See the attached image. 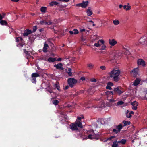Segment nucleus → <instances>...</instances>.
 <instances>
[{
    "label": "nucleus",
    "mask_w": 147,
    "mask_h": 147,
    "mask_svg": "<svg viewBox=\"0 0 147 147\" xmlns=\"http://www.w3.org/2000/svg\"><path fill=\"white\" fill-rule=\"evenodd\" d=\"M120 74V70L119 69H113L108 74L109 78H112L113 81L117 82L120 79L119 75Z\"/></svg>",
    "instance_id": "1"
},
{
    "label": "nucleus",
    "mask_w": 147,
    "mask_h": 147,
    "mask_svg": "<svg viewBox=\"0 0 147 147\" xmlns=\"http://www.w3.org/2000/svg\"><path fill=\"white\" fill-rule=\"evenodd\" d=\"M131 105L132 106V109L134 110H136L137 109V106L138 105V103L136 101H135L131 103Z\"/></svg>",
    "instance_id": "7"
},
{
    "label": "nucleus",
    "mask_w": 147,
    "mask_h": 147,
    "mask_svg": "<svg viewBox=\"0 0 147 147\" xmlns=\"http://www.w3.org/2000/svg\"><path fill=\"white\" fill-rule=\"evenodd\" d=\"M86 30L85 29H80V31L81 32H84Z\"/></svg>",
    "instance_id": "59"
},
{
    "label": "nucleus",
    "mask_w": 147,
    "mask_h": 147,
    "mask_svg": "<svg viewBox=\"0 0 147 147\" xmlns=\"http://www.w3.org/2000/svg\"><path fill=\"white\" fill-rule=\"evenodd\" d=\"M11 1L13 2H18L19 1V0H11Z\"/></svg>",
    "instance_id": "61"
},
{
    "label": "nucleus",
    "mask_w": 147,
    "mask_h": 147,
    "mask_svg": "<svg viewBox=\"0 0 147 147\" xmlns=\"http://www.w3.org/2000/svg\"><path fill=\"white\" fill-rule=\"evenodd\" d=\"M140 80L139 79H136L134 82L133 85L134 86H137L140 83Z\"/></svg>",
    "instance_id": "18"
},
{
    "label": "nucleus",
    "mask_w": 147,
    "mask_h": 147,
    "mask_svg": "<svg viewBox=\"0 0 147 147\" xmlns=\"http://www.w3.org/2000/svg\"><path fill=\"white\" fill-rule=\"evenodd\" d=\"M126 140L123 139L121 140V143L123 145H124L125 144L126 142Z\"/></svg>",
    "instance_id": "34"
},
{
    "label": "nucleus",
    "mask_w": 147,
    "mask_h": 147,
    "mask_svg": "<svg viewBox=\"0 0 147 147\" xmlns=\"http://www.w3.org/2000/svg\"><path fill=\"white\" fill-rule=\"evenodd\" d=\"M59 101L57 100H54L52 101L53 103L55 105H57L59 103Z\"/></svg>",
    "instance_id": "35"
},
{
    "label": "nucleus",
    "mask_w": 147,
    "mask_h": 147,
    "mask_svg": "<svg viewBox=\"0 0 147 147\" xmlns=\"http://www.w3.org/2000/svg\"><path fill=\"white\" fill-rule=\"evenodd\" d=\"M115 136H111L108 139L109 140H111L113 138H115Z\"/></svg>",
    "instance_id": "54"
},
{
    "label": "nucleus",
    "mask_w": 147,
    "mask_h": 147,
    "mask_svg": "<svg viewBox=\"0 0 147 147\" xmlns=\"http://www.w3.org/2000/svg\"><path fill=\"white\" fill-rule=\"evenodd\" d=\"M124 92V91L121 87H118L117 88H114L113 91H112V94L113 95V92L118 94L119 95Z\"/></svg>",
    "instance_id": "6"
},
{
    "label": "nucleus",
    "mask_w": 147,
    "mask_h": 147,
    "mask_svg": "<svg viewBox=\"0 0 147 147\" xmlns=\"http://www.w3.org/2000/svg\"><path fill=\"white\" fill-rule=\"evenodd\" d=\"M113 22L114 25H117L119 24V22L118 20H115L113 21Z\"/></svg>",
    "instance_id": "32"
},
{
    "label": "nucleus",
    "mask_w": 147,
    "mask_h": 147,
    "mask_svg": "<svg viewBox=\"0 0 147 147\" xmlns=\"http://www.w3.org/2000/svg\"><path fill=\"white\" fill-rule=\"evenodd\" d=\"M47 91L50 93H51L53 92L51 90H48Z\"/></svg>",
    "instance_id": "63"
},
{
    "label": "nucleus",
    "mask_w": 147,
    "mask_h": 147,
    "mask_svg": "<svg viewBox=\"0 0 147 147\" xmlns=\"http://www.w3.org/2000/svg\"><path fill=\"white\" fill-rule=\"evenodd\" d=\"M56 61L55 58L49 57L47 59V61L49 62H53Z\"/></svg>",
    "instance_id": "20"
},
{
    "label": "nucleus",
    "mask_w": 147,
    "mask_h": 147,
    "mask_svg": "<svg viewBox=\"0 0 147 147\" xmlns=\"http://www.w3.org/2000/svg\"><path fill=\"white\" fill-rule=\"evenodd\" d=\"M87 67L89 69H92L94 67V65L91 63L87 65Z\"/></svg>",
    "instance_id": "26"
},
{
    "label": "nucleus",
    "mask_w": 147,
    "mask_h": 147,
    "mask_svg": "<svg viewBox=\"0 0 147 147\" xmlns=\"http://www.w3.org/2000/svg\"><path fill=\"white\" fill-rule=\"evenodd\" d=\"M124 104V102L122 101H118L117 103V105H123Z\"/></svg>",
    "instance_id": "38"
},
{
    "label": "nucleus",
    "mask_w": 147,
    "mask_h": 147,
    "mask_svg": "<svg viewBox=\"0 0 147 147\" xmlns=\"http://www.w3.org/2000/svg\"><path fill=\"white\" fill-rule=\"evenodd\" d=\"M116 100L114 99H110L109 100V102L111 104L114 103Z\"/></svg>",
    "instance_id": "36"
},
{
    "label": "nucleus",
    "mask_w": 147,
    "mask_h": 147,
    "mask_svg": "<svg viewBox=\"0 0 147 147\" xmlns=\"http://www.w3.org/2000/svg\"><path fill=\"white\" fill-rule=\"evenodd\" d=\"M49 47L48 44H47L46 42H45L44 44V45L43 50V52L45 53L47 52V49Z\"/></svg>",
    "instance_id": "14"
},
{
    "label": "nucleus",
    "mask_w": 147,
    "mask_h": 147,
    "mask_svg": "<svg viewBox=\"0 0 147 147\" xmlns=\"http://www.w3.org/2000/svg\"><path fill=\"white\" fill-rule=\"evenodd\" d=\"M86 13L88 15L90 16L92 15L93 14L92 11L91 10V8L90 7L88 8V9L86 10Z\"/></svg>",
    "instance_id": "15"
},
{
    "label": "nucleus",
    "mask_w": 147,
    "mask_h": 147,
    "mask_svg": "<svg viewBox=\"0 0 147 147\" xmlns=\"http://www.w3.org/2000/svg\"><path fill=\"white\" fill-rule=\"evenodd\" d=\"M100 42L102 44H104V41L103 40H100L97 43H95L94 44V46L97 47H99L101 45L100 44L99 42Z\"/></svg>",
    "instance_id": "10"
},
{
    "label": "nucleus",
    "mask_w": 147,
    "mask_h": 147,
    "mask_svg": "<svg viewBox=\"0 0 147 147\" xmlns=\"http://www.w3.org/2000/svg\"><path fill=\"white\" fill-rule=\"evenodd\" d=\"M73 31H74V34H76L78 33V30L76 29H74Z\"/></svg>",
    "instance_id": "40"
},
{
    "label": "nucleus",
    "mask_w": 147,
    "mask_h": 147,
    "mask_svg": "<svg viewBox=\"0 0 147 147\" xmlns=\"http://www.w3.org/2000/svg\"><path fill=\"white\" fill-rule=\"evenodd\" d=\"M37 29V26H34L33 27V32H35Z\"/></svg>",
    "instance_id": "43"
},
{
    "label": "nucleus",
    "mask_w": 147,
    "mask_h": 147,
    "mask_svg": "<svg viewBox=\"0 0 147 147\" xmlns=\"http://www.w3.org/2000/svg\"><path fill=\"white\" fill-rule=\"evenodd\" d=\"M58 4V3L56 1H53L50 3V5L53 6L54 5H57Z\"/></svg>",
    "instance_id": "30"
},
{
    "label": "nucleus",
    "mask_w": 147,
    "mask_h": 147,
    "mask_svg": "<svg viewBox=\"0 0 147 147\" xmlns=\"http://www.w3.org/2000/svg\"><path fill=\"white\" fill-rule=\"evenodd\" d=\"M122 123L124 124V125H122L123 127L127 125H129L131 124V122L130 121H126L125 120L123 121Z\"/></svg>",
    "instance_id": "22"
},
{
    "label": "nucleus",
    "mask_w": 147,
    "mask_h": 147,
    "mask_svg": "<svg viewBox=\"0 0 147 147\" xmlns=\"http://www.w3.org/2000/svg\"><path fill=\"white\" fill-rule=\"evenodd\" d=\"M3 18V16L0 14V20H2Z\"/></svg>",
    "instance_id": "60"
},
{
    "label": "nucleus",
    "mask_w": 147,
    "mask_h": 147,
    "mask_svg": "<svg viewBox=\"0 0 147 147\" xmlns=\"http://www.w3.org/2000/svg\"><path fill=\"white\" fill-rule=\"evenodd\" d=\"M46 25H51V24L52 22H51L50 21H49V22H46Z\"/></svg>",
    "instance_id": "51"
},
{
    "label": "nucleus",
    "mask_w": 147,
    "mask_h": 147,
    "mask_svg": "<svg viewBox=\"0 0 147 147\" xmlns=\"http://www.w3.org/2000/svg\"><path fill=\"white\" fill-rule=\"evenodd\" d=\"M62 59L61 58H59L57 59V60H56V61H61Z\"/></svg>",
    "instance_id": "56"
},
{
    "label": "nucleus",
    "mask_w": 147,
    "mask_h": 147,
    "mask_svg": "<svg viewBox=\"0 0 147 147\" xmlns=\"http://www.w3.org/2000/svg\"><path fill=\"white\" fill-rule=\"evenodd\" d=\"M69 0H62L63 2H67L69 1Z\"/></svg>",
    "instance_id": "62"
},
{
    "label": "nucleus",
    "mask_w": 147,
    "mask_h": 147,
    "mask_svg": "<svg viewBox=\"0 0 147 147\" xmlns=\"http://www.w3.org/2000/svg\"><path fill=\"white\" fill-rule=\"evenodd\" d=\"M77 126L80 128H83L81 122L76 120L74 123H72L70 125V129L73 131L78 130Z\"/></svg>",
    "instance_id": "2"
},
{
    "label": "nucleus",
    "mask_w": 147,
    "mask_h": 147,
    "mask_svg": "<svg viewBox=\"0 0 147 147\" xmlns=\"http://www.w3.org/2000/svg\"><path fill=\"white\" fill-rule=\"evenodd\" d=\"M90 81L91 82H96V80L95 78H93L91 79H90Z\"/></svg>",
    "instance_id": "45"
},
{
    "label": "nucleus",
    "mask_w": 147,
    "mask_h": 147,
    "mask_svg": "<svg viewBox=\"0 0 147 147\" xmlns=\"http://www.w3.org/2000/svg\"><path fill=\"white\" fill-rule=\"evenodd\" d=\"M19 41H22L23 40L22 38L21 37H19Z\"/></svg>",
    "instance_id": "58"
},
{
    "label": "nucleus",
    "mask_w": 147,
    "mask_h": 147,
    "mask_svg": "<svg viewBox=\"0 0 147 147\" xmlns=\"http://www.w3.org/2000/svg\"><path fill=\"white\" fill-rule=\"evenodd\" d=\"M75 136L77 138H79L82 137V134L80 132H78L75 134Z\"/></svg>",
    "instance_id": "25"
},
{
    "label": "nucleus",
    "mask_w": 147,
    "mask_h": 147,
    "mask_svg": "<svg viewBox=\"0 0 147 147\" xmlns=\"http://www.w3.org/2000/svg\"><path fill=\"white\" fill-rule=\"evenodd\" d=\"M82 119V117H80L78 116L77 117V120L78 121H80L81 122V119Z\"/></svg>",
    "instance_id": "49"
},
{
    "label": "nucleus",
    "mask_w": 147,
    "mask_h": 147,
    "mask_svg": "<svg viewBox=\"0 0 147 147\" xmlns=\"http://www.w3.org/2000/svg\"><path fill=\"white\" fill-rule=\"evenodd\" d=\"M137 64L138 65H141L143 67L145 66V62L142 59H139L137 61Z\"/></svg>",
    "instance_id": "8"
},
{
    "label": "nucleus",
    "mask_w": 147,
    "mask_h": 147,
    "mask_svg": "<svg viewBox=\"0 0 147 147\" xmlns=\"http://www.w3.org/2000/svg\"><path fill=\"white\" fill-rule=\"evenodd\" d=\"M138 68H135L131 71V73L133 74L134 76L136 77L138 74Z\"/></svg>",
    "instance_id": "11"
},
{
    "label": "nucleus",
    "mask_w": 147,
    "mask_h": 147,
    "mask_svg": "<svg viewBox=\"0 0 147 147\" xmlns=\"http://www.w3.org/2000/svg\"><path fill=\"white\" fill-rule=\"evenodd\" d=\"M123 126L121 123L118 126L115 127V128L113 129L112 131L115 134H117L120 132L121 130L122 129Z\"/></svg>",
    "instance_id": "5"
},
{
    "label": "nucleus",
    "mask_w": 147,
    "mask_h": 147,
    "mask_svg": "<svg viewBox=\"0 0 147 147\" xmlns=\"http://www.w3.org/2000/svg\"><path fill=\"white\" fill-rule=\"evenodd\" d=\"M88 133H91V134H89L88 136V138L90 139H95L98 140L99 138L98 135L95 134L94 131L93 130H91L88 132Z\"/></svg>",
    "instance_id": "3"
},
{
    "label": "nucleus",
    "mask_w": 147,
    "mask_h": 147,
    "mask_svg": "<svg viewBox=\"0 0 147 147\" xmlns=\"http://www.w3.org/2000/svg\"><path fill=\"white\" fill-rule=\"evenodd\" d=\"M123 7L124 9H125L127 11L130 10L131 8V6H128L126 5H124Z\"/></svg>",
    "instance_id": "24"
},
{
    "label": "nucleus",
    "mask_w": 147,
    "mask_h": 147,
    "mask_svg": "<svg viewBox=\"0 0 147 147\" xmlns=\"http://www.w3.org/2000/svg\"><path fill=\"white\" fill-rule=\"evenodd\" d=\"M112 147H118V145L117 143V141H115L113 142Z\"/></svg>",
    "instance_id": "29"
},
{
    "label": "nucleus",
    "mask_w": 147,
    "mask_h": 147,
    "mask_svg": "<svg viewBox=\"0 0 147 147\" xmlns=\"http://www.w3.org/2000/svg\"><path fill=\"white\" fill-rule=\"evenodd\" d=\"M76 5L77 7H82V5L81 3H80L78 4H77Z\"/></svg>",
    "instance_id": "48"
},
{
    "label": "nucleus",
    "mask_w": 147,
    "mask_h": 147,
    "mask_svg": "<svg viewBox=\"0 0 147 147\" xmlns=\"http://www.w3.org/2000/svg\"><path fill=\"white\" fill-rule=\"evenodd\" d=\"M0 23L2 25L7 26L8 23L5 20H2L0 21Z\"/></svg>",
    "instance_id": "21"
},
{
    "label": "nucleus",
    "mask_w": 147,
    "mask_h": 147,
    "mask_svg": "<svg viewBox=\"0 0 147 147\" xmlns=\"http://www.w3.org/2000/svg\"><path fill=\"white\" fill-rule=\"evenodd\" d=\"M62 64L60 63L54 65V67H56L57 69H61V70L63 69V68L62 67Z\"/></svg>",
    "instance_id": "13"
},
{
    "label": "nucleus",
    "mask_w": 147,
    "mask_h": 147,
    "mask_svg": "<svg viewBox=\"0 0 147 147\" xmlns=\"http://www.w3.org/2000/svg\"><path fill=\"white\" fill-rule=\"evenodd\" d=\"M47 22L45 21L44 20H42L40 22V23L41 25H46V22Z\"/></svg>",
    "instance_id": "39"
},
{
    "label": "nucleus",
    "mask_w": 147,
    "mask_h": 147,
    "mask_svg": "<svg viewBox=\"0 0 147 147\" xmlns=\"http://www.w3.org/2000/svg\"><path fill=\"white\" fill-rule=\"evenodd\" d=\"M109 43L110 45L113 46L115 45L117 43V42L114 39H109Z\"/></svg>",
    "instance_id": "12"
},
{
    "label": "nucleus",
    "mask_w": 147,
    "mask_h": 147,
    "mask_svg": "<svg viewBox=\"0 0 147 147\" xmlns=\"http://www.w3.org/2000/svg\"><path fill=\"white\" fill-rule=\"evenodd\" d=\"M100 68L102 70H105L106 69V67L105 66H100Z\"/></svg>",
    "instance_id": "44"
},
{
    "label": "nucleus",
    "mask_w": 147,
    "mask_h": 147,
    "mask_svg": "<svg viewBox=\"0 0 147 147\" xmlns=\"http://www.w3.org/2000/svg\"><path fill=\"white\" fill-rule=\"evenodd\" d=\"M31 30L29 29H27L24 31V33L23 34V35L25 37L27 36L28 35L31 34Z\"/></svg>",
    "instance_id": "9"
},
{
    "label": "nucleus",
    "mask_w": 147,
    "mask_h": 147,
    "mask_svg": "<svg viewBox=\"0 0 147 147\" xmlns=\"http://www.w3.org/2000/svg\"><path fill=\"white\" fill-rule=\"evenodd\" d=\"M40 76V75L38 73H33L31 75L32 77H34L35 78L38 77H39Z\"/></svg>",
    "instance_id": "23"
},
{
    "label": "nucleus",
    "mask_w": 147,
    "mask_h": 147,
    "mask_svg": "<svg viewBox=\"0 0 147 147\" xmlns=\"http://www.w3.org/2000/svg\"><path fill=\"white\" fill-rule=\"evenodd\" d=\"M69 32L71 35L74 34V31H69Z\"/></svg>",
    "instance_id": "57"
},
{
    "label": "nucleus",
    "mask_w": 147,
    "mask_h": 147,
    "mask_svg": "<svg viewBox=\"0 0 147 147\" xmlns=\"http://www.w3.org/2000/svg\"><path fill=\"white\" fill-rule=\"evenodd\" d=\"M146 40L144 37L141 38L139 40V43L141 44H143L145 43Z\"/></svg>",
    "instance_id": "19"
},
{
    "label": "nucleus",
    "mask_w": 147,
    "mask_h": 147,
    "mask_svg": "<svg viewBox=\"0 0 147 147\" xmlns=\"http://www.w3.org/2000/svg\"><path fill=\"white\" fill-rule=\"evenodd\" d=\"M69 86H69L68 85L66 86L65 87V88H64V90H66L68 89L69 88Z\"/></svg>",
    "instance_id": "52"
},
{
    "label": "nucleus",
    "mask_w": 147,
    "mask_h": 147,
    "mask_svg": "<svg viewBox=\"0 0 147 147\" xmlns=\"http://www.w3.org/2000/svg\"><path fill=\"white\" fill-rule=\"evenodd\" d=\"M71 69L70 68H69L68 69V71L67 73L68 74V75L69 76H71L72 75V73L71 72Z\"/></svg>",
    "instance_id": "33"
},
{
    "label": "nucleus",
    "mask_w": 147,
    "mask_h": 147,
    "mask_svg": "<svg viewBox=\"0 0 147 147\" xmlns=\"http://www.w3.org/2000/svg\"><path fill=\"white\" fill-rule=\"evenodd\" d=\"M16 41L18 42H19V37L16 38Z\"/></svg>",
    "instance_id": "55"
},
{
    "label": "nucleus",
    "mask_w": 147,
    "mask_h": 147,
    "mask_svg": "<svg viewBox=\"0 0 147 147\" xmlns=\"http://www.w3.org/2000/svg\"><path fill=\"white\" fill-rule=\"evenodd\" d=\"M80 80L82 81H84L85 80V78L84 77H82L80 78Z\"/></svg>",
    "instance_id": "53"
},
{
    "label": "nucleus",
    "mask_w": 147,
    "mask_h": 147,
    "mask_svg": "<svg viewBox=\"0 0 147 147\" xmlns=\"http://www.w3.org/2000/svg\"><path fill=\"white\" fill-rule=\"evenodd\" d=\"M32 78L31 79V81L33 83H35L36 82V78H35L34 77H32Z\"/></svg>",
    "instance_id": "37"
},
{
    "label": "nucleus",
    "mask_w": 147,
    "mask_h": 147,
    "mask_svg": "<svg viewBox=\"0 0 147 147\" xmlns=\"http://www.w3.org/2000/svg\"><path fill=\"white\" fill-rule=\"evenodd\" d=\"M82 5V8H85L88 6V1H83L81 3Z\"/></svg>",
    "instance_id": "16"
},
{
    "label": "nucleus",
    "mask_w": 147,
    "mask_h": 147,
    "mask_svg": "<svg viewBox=\"0 0 147 147\" xmlns=\"http://www.w3.org/2000/svg\"><path fill=\"white\" fill-rule=\"evenodd\" d=\"M106 46L105 45H103L102 46L101 48L100 49L101 50H105L106 48Z\"/></svg>",
    "instance_id": "42"
},
{
    "label": "nucleus",
    "mask_w": 147,
    "mask_h": 147,
    "mask_svg": "<svg viewBox=\"0 0 147 147\" xmlns=\"http://www.w3.org/2000/svg\"><path fill=\"white\" fill-rule=\"evenodd\" d=\"M24 45V44L23 42H22V43H20L18 44L17 45V46L19 47H22Z\"/></svg>",
    "instance_id": "41"
},
{
    "label": "nucleus",
    "mask_w": 147,
    "mask_h": 147,
    "mask_svg": "<svg viewBox=\"0 0 147 147\" xmlns=\"http://www.w3.org/2000/svg\"><path fill=\"white\" fill-rule=\"evenodd\" d=\"M54 87L56 88L59 91H60V87L59 86V83L58 82H57L56 83L54 84Z\"/></svg>",
    "instance_id": "17"
},
{
    "label": "nucleus",
    "mask_w": 147,
    "mask_h": 147,
    "mask_svg": "<svg viewBox=\"0 0 147 147\" xmlns=\"http://www.w3.org/2000/svg\"><path fill=\"white\" fill-rule=\"evenodd\" d=\"M23 51L24 53L28 57L30 56V54L28 53V51L26 50V49H24Z\"/></svg>",
    "instance_id": "31"
},
{
    "label": "nucleus",
    "mask_w": 147,
    "mask_h": 147,
    "mask_svg": "<svg viewBox=\"0 0 147 147\" xmlns=\"http://www.w3.org/2000/svg\"><path fill=\"white\" fill-rule=\"evenodd\" d=\"M123 49H124L123 51L124 52V54L126 55L127 54L129 55V52L127 48H124V47H123Z\"/></svg>",
    "instance_id": "27"
},
{
    "label": "nucleus",
    "mask_w": 147,
    "mask_h": 147,
    "mask_svg": "<svg viewBox=\"0 0 147 147\" xmlns=\"http://www.w3.org/2000/svg\"><path fill=\"white\" fill-rule=\"evenodd\" d=\"M77 80L74 78H69L67 80V82L70 87L73 88L77 83Z\"/></svg>",
    "instance_id": "4"
},
{
    "label": "nucleus",
    "mask_w": 147,
    "mask_h": 147,
    "mask_svg": "<svg viewBox=\"0 0 147 147\" xmlns=\"http://www.w3.org/2000/svg\"><path fill=\"white\" fill-rule=\"evenodd\" d=\"M123 6L122 5L120 4L119 5V8H121L123 7Z\"/></svg>",
    "instance_id": "64"
},
{
    "label": "nucleus",
    "mask_w": 147,
    "mask_h": 147,
    "mask_svg": "<svg viewBox=\"0 0 147 147\" xmlns=\"http://www.w3.org/2000/svg\"><path fill=\"white\" fill-rule=\"evenodd\" d=\"M106 88L107 89H109V90H111L112 89L111 86H108V85H107V86H106Z\"/></svg>",
    "instance_id": "50"
},
{
    "label": "nucleus",
    "mask_w": 147,
    "mask_h": 147,
    "mask_svg": "<svg viewBox=\"0 0 147 147\" xmlns=\"http://www.w3.org/2000/svg\"><path fill=\"white\" fill-rule=\"evenodd\" d=\"M107 85H108V86H111L113 85V83L110 82L108 83Z\"/></svg>",
    "instance_id": "46"
},
{
    "label": "nucleus",
    "mask_w": 147,
    "mask_h": 147,
    "mask_svg": "<svg viewBox=\"0 0 147 147\" xmlns=\"http://www.w3.org/2000/svg\"><path fill=\"white\" fill-rule=\"evenodd\" d=\"M47 10V7H42L40 9V11L43 13L46 12Z\"/></svg>",
    "instance_id": "28"
},
{
    "label": "nucleus",
    "mask_w": 147,
    "mask_h": 147,
    "mask_svg": "<svg viewBox=\"0 0 147 147\" xmlns=\"http://www.w3.org/2000/svg\"><path fill=\"white\" fill-rule=\"evenodd\" d=\"M126 117L128 118H130L131 117V114L129 113L127 115Z\"/></svg>",
    "instance_id": "47"
}]
</instances>
